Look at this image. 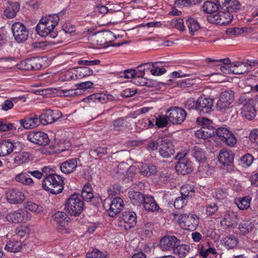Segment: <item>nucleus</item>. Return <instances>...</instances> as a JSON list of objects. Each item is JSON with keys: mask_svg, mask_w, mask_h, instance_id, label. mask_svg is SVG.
I'll list each match as a JSON object with an SVG mask.
<instances>
[{"mask_svg": "<svg viewBox=\"0 0 258 258\" xmlns=\"http://www.w3.org/2000/svg\"><path fill=\"white\" fill-rule=\"evenodd\" d=\"M59 20L58 16L55 14L42 17L36 27L37 33L42 37H56L57 33L54 29Z\"/></svg>", "mask_w": 258, "mask_h": 258, "instance_id": "obj_1", "label": "nucleus"}, {"mask_svg": "<svg viewBox=\"0 0 258 258\" xmlns=\"http://www.w3.org/2000/svg\"><path fill=\"white\" fill-rule=\"evenodd\" d=\"M147 148L148 150L151 151L158 150L160 156L164 158H169L175 153L172 142L166 137L149 142Z\"/></svg>", "mask_w": 258, "mask_h": 258, "instance_id": "obj_2", "label": "nucleus"}, {"mask_svg": "<svg viewBox=\"0 0 258 258\" xmlns=\"http://www.w3.org/2000/svg\"><path fill=\"white\" fill-rule=\"evenodd\" d=\"M63 185L62 178L55 174L46 175L42 182L43 189L54 195L61 193L63 189Z\"/></svg>", "mask_w": 258, "mask_h": 258, "instance_id": "obj_3", "label": "nucleus"}, {"mask_svg": "<svg viewBox=\"0 0 258 258\" xmlns=\"http://www.w3.org/2000/svg\"><path fill=\"white\" fill-rule=\"evenodd\" d=\"M239 103L243 105L240 109V114L245 119L252 120L256 117L257 112L254 106L253 99L248 93L242 94L239 99Z\"/></svg>", "mask_w": 258, "mask_h": 258, "instance_id": "obj_4", "label": "nucleus"}, {"mask_svg": "<svg viewBox=\"0 0 258 258\" xmlns=\"http://www.w3.org/2000/svg\"><path fill=\"white\" fill-rule=\"evenodd\" d=\"M84 202L79 194H73L67 200L65 210L71 216L79 215L83 210Z\"/></svg>", "mask_w": 258, "mask_h": 258, "instance_id": "obj_5", "label": "nucleus"}, {"mask_svg": "<svg viewBox=\"0 0 258 258\" xmlns=\"http://www.w3.org/2000/svg\"><path fill=\"white\" fill-rule=\"evenodd\" d=\"M173 217L177 219L180 226L185 229L194 230L199 225V219L196 215L186 214L179 215L177 213H173Z\"/></svg>", "mask_w": 258, "mask_h": 258, "instance_id": "obj_6", "label": "nucleus"}, {"mask_svg": "<svg viewBox=\"0 0 258 258\" xmlns=\"http://www.w3.org/2000/svg\"><path fill=\"white\" fill-rule=\"evenodd\" d=\"M187 116L186 111L179 107H170L166 112L168 121L173 124H180Z\"/></svg>", "mask_w": 258, "mask_h": 258, "instance_id": "obj_7", "label": "nucleus"}, {"mask_svg": "<svg viewBox=\"0 0 258 258\" xmlns=\"http://www.w3.org/2000/svg\"><path fill=\"white\" fill-rule=\"evenodd\" d=\"M110 200H106L104 207L106 209L108 215L114 217L122 210L124 203L122 199L119 197H116L109 202Z\"/></svg>", "mask_w": 258, "mask_h": 258, "instance_id": "obj_8", "label": "nucleus"}, {"mask_svg": "<svg viewBox=\"0 0 258 258\" xmlns=\"http://www.w3.org/2000/svg\"><path fill=\"white\" fill-rule=\"evenodd\" d=\"M213 100L205 96H200L197 100L196 111L201 115L209 114L212 111Z\"/></svg>", "mask_w": 258, "mask_h": 258, "instance_id": "obj_9", "label": "nucleus"}, {"mask_svg": "<svg viewBox=\"0 0 258 258\" xmlns=\"http://www.w3.org/2000/svg\"><path fill=\"white\" fill-rule=\"evenodd\" d=\"M12 31L15 39L21 43L25 41L28 36V31L21 22H16L12 26Z\"/></svg>", "mask_w": 258, "mask_h": 258, "instance_id": "obj_10", "label": "nucleus"}, {"mask_svg": "<svg viewBox=\"0 0 258 258\" xmlns=\"http://www.w3.org/2000/svg\"><path fill=\"white\" fill-rule=\"evenodd\" d=\"M180 243V240L174 235H167L162 237L159 243L160 249L163 251L173 250L178 244Z\"/></svg>", "mask_w": 258, "mask_h": 258, "instance_id": "obj_11", "label": "nucleus"}, {"mask_svg": "<svg viewBox=\"0 0 258 258\" xmlns=\"http://www.w3.org/2000/svg\"><path fill=\"white\" fill-rule=\"evenodd\" d=\"M258 63L256 61L247 60L245 62H235L231 64V69H232V74L236 75L243 74L248 72L250 67L254 66Z\"/></svg>", "mask_w": 258, "mask_h": 258, "instance_id": "obj_12", "label": "nucleus"}, {"mask_svg": "<svg viewBox=\"0 0 258 258\" xmlns=\"http://www.w3.org/2000/svg\"><path fill=\"white\" fill-rule=\"evenodd\" d=\"M216 135L224 143L228 146L233 147L237 142L234 135L226 127H220L216 130Z\"/></svg>", "mask_w": 258, "mask_h": 258, "instance_id": "obj_13", "label": "nucleus"}, {"mask_svg": "<svg viewBox=\"0 0 258 258\" xmlns=\"http://www.w3.org/2000/svg\"><path fill=\"white\" fill-rule=\"evenodd\" d=\"M27 139L34 144L43 146L48 145L50 141L48 135L42 132H30Z\"/></svg>", "mask_w": 258, "mask_h": 258, "instance_id": "obj_14", "label": "nucleus"}, {"mask_svg": "<svg viewBox=\"0 0 258 258\" xmlns=\"http://www.w3.org/2000/svg\"><path fill=\"white\" fill-rule=\"evenodd\" d=\"M94 37L97 44L99 45H104L112 42L116 38L114 33L109 30L98 32Z\"/></svg>", "mask_w": 258, "mask_h": 258, "instance_id": "obj_15", "label": "nucleus"}, {"mask_svg": "<svg viewBox=\"0 0 258 258\" xmlns=\"http://www.w3.org/2000/svg\"><path fill=\"white\" fill-rule=\"evenodd\" d=\"M20 123L25 129L28 130L36 127L40 123V121L39 116L31 114L29 116L20 120Z\"/></svg>", "mask_w": 258, "mask_h": 258, "instance_id": "obj_16", "label": "nucleus"}, {"mask_svg": "<svg viewBox=\"0 0 258 258\" xmlns=\"http://www.w3.org/2000/svg\"><path fill=\"white\" fill-rule=\"evenodd\" d=\"M121 219L124 223V227L126 229L134 227L137 224V215L134 212H124Z\"/></svg>", "mask_w": 258, "mask_h": 258, "instance_id": "obj_17", "label": "nucleus"}, {"mask_svg": "<svg viewBox=\"0 0 258 258\" xmlns=\"http://www.w3.org/2000/svg\"><path fill=\"white\" fill-rule=\"evenodd\" d=\"M8 201L11 204H17L22 203L25 199L24 194L17 189H12L6 194Z\"/></svg>", "mask_w": 258, "mask_h": 258, "instance_id": "obj_18", "label": "nucleus"}, {"mask_svg": "<svg viewBox=\"0 0 258 258\" xmlns=\"http://www.w3.org/2000/svg\"><path fill=\"white\" fill-rule=\"evenodd\" d=\"M218 159L223 166H230L233 163L234 154L230 150L222 149L220 151Z\"/></svg>", "mask_w": 258, "mask_h": 258, "instance_id": "obj_19", "label": "nucleus"}, {"mask_svg": "<svg viewBox=\"0 0 258 258\" xmlns=\"http://www.w3.org/2000/svg\"><path fill=\"white\" fill-rule=\"evenodd\" d=\"M186 187H182L181 189V196L176 198L174 207L177 209H182L186 205L189 197V191L186 189Z\"/></svg>", "mask_w": 258, "mask_h": 258, "instance_id": "obj_20", "label": "nucleus"}, {"mask_svg": "<svg viewBox=\"0 0 258 258\" xmlns=\"http://www.w3.org/2000/svg\"><path fill=\"white\" fill-rule=\"evenodd\" d=\"M78 160L77 158H73L62 162L60 165V169L65 174L73 172L78 167Z\"/></svg>", "mask_w": 258, "mask_h": 258, "instance_id": "obj_21", "label": "nucleus"}, {"mask_svg": "<svg viewBox=\"0 0 258 258\" xmlns=\"http://www.w3.org/2000/svg\"><path fill=\"white\" fill-rule=\"evenodd\" d=\"M175 169L179 174L185 175L192 171L190 162L187 159L179 160L176 165Z\"/></svg>", "mask_w": 258, "mask_h": 258, "instance_id": "obj_22", "label": "nucleus"}, {"mask_svg": "<svg viewBox=\"0 0 258 258\" xmlns=\"http://www.w3.org/2000/svg\"><path fill=\"white\" fill-rule=\"evenodd\" d=\"M237 216L236 213L228 211L224 215L223 219L221 221V224L222 226L230 227L237 224Z\"/></svg>", "mask_w": 258, "mask_h": 258, "instance_id": "obj_23", "label": "nucleus"}, {"mask_svg": "<svg viewBox=\"0 0 258 258\" xmlns=\"http://www.w3.org/2000/svg\"><path fill=\"white\" fill-rule=\"evenodd\" d=\"M143 204L145 209L148 212H158L160 210V207L154 197L151 196H146Z\"/></svg>", "mask_w": 258, "mask_h": 258, "instance_id": "obj_24", "label": "nucleus"}, {"mask_svg": "<svg viewBox=\"0 0 258 258\" xmlns=\"http://www.w3.org/2000/svg\"><path fill=\"white\" fill-rule=\"evenodd\" d=\"M198 253L202 258H212L216 253V250L215 248L207 244L200 246L198 248Z\"/></svg>", "mask_w": 258, "mask_h": 258, "instance_id": "obj_25", "label": "nucleus"}, {"mask_svg": "<svg viewBox=\"0 0 258 258\" xmlns=\"http://www.w3.org/2000/svg\"><path fill=\"white\" fill-rule=\"evenodd\" d=\"M20 9V5L17 2L9 3L4 11V15L9 19L16 16Z\"/></svg>", "mask_w": 258, "mask_h": 258, "instance_id": "obj_26", "label": "nucleus"}, {"mask_svg": "<svg viewBox=\"0 0 258 258\" xmlns=\"http://www.w3.org/2000/svg\"><path fill=\"white\" fill-rule=\"evenodd\" d=\"M214 133V129L212 126H203L195 132V136L198 138L206 139L213 136Z\"/></svg>", "mask_w": 258, "mask_h": 258, "instance_id": "obj_27", "label": "nucleus"}, {"mask_svg": "<svg viewBox=\"0 0 258 258\" xmlns=\"http://www.w3.org/2000/svg\"><path fill=\"white\" fill-rule=\"evenodd\" d=\"M14 147L13 143L9 140L0 142V156H5L10 154L13 152Z\"/></svg>", "mask_w": 258, "mask_h": 258, "instance_id": "obj_28", "label": "nucleus"}, {"mask_svg": "<svg viewBox=\"0 0 258 258\" xmlns=\"http://www.w3.org/2000/svg\"><path fill=\"white\" fill-rule=\"evenodd\" d=\"M128 196L133 204L137 206L143 204L146 198V196H144L141 192L135 191H130Z\"/></svg>", "mask_w": 258, "mask_h": 258, "instance_id": "obj_29", "label": "nucleus"}, {"mask_svg": "<svg viewBox=\"0 0 258 258\" xmlns=\"http://www.w3.org/2000/svg\"><path fill=\"white\" fill-rule=\"evenodd\" d=\"M76 77L78 79H82L93 75V70L87 67H77L74 70Z\"/></svg>", "mask_w": 258, "mask_h": 258, "instance_id": "obj_30", "label": "nucleus"}, {"mask_svg": "<svg viewBox=\"0 0 258 258\" xmlns=\"http://www.w3.org/2000/svg\"><path fill=\"white\" fill-rule=\"evenodd\" d=\"M28 171L27 172H23L17 175L15 179L16 181L23 184L30 185L33 184V179L30 177Z\"/></svg>", "mask_w": 258, "mask_h": 258, "instance_id": "obj_31", "label": "nucleus"}, {"mask_svg": "<svg viewBox=\"0 0 258 258\" xmlns=\"http://www.w3.org/2000/svg\"><path fill=\"white\" fill-rule=\"evenodd\" d=\"M190 249V246L187 244H178L173 251V253L180 258L185 257Z\"/></svg>", "mask_w": 258, "mask_h": 258, "instance_id": "obj_32", "label": "nucleus"}, {"mask_svg": "<svg viewBox=\"0 0 258 258\" xmlns=\"http://www.w3.org/2000/svg\"><path fill=\"white\" fill-rule=\"evenodd\" d=\"M40 123L42 125H46L54 122L52 119V110L48 109L45 112L39 115Z\"/></svg>", "mask_w": 258, "mask_h": 258, "instance_id": "obj_33", "label": "nucleus"}, {"mask_svg": "<svg viewBox=\"0 0 258 258\" xmlns=\"http://www.w3.org/2000/svg\"><path fill=\"white\" fill-rule=\"evenodd\" d=\"M6 218L8 221L14 223L24 222L25 220L24 214L20 212L10 213L6 216Z\"/></svg>", "mask_w": 258, "mask_h": 258, "instance_id": "obj_34", "label": "nucleus"}, {"mask_svg": "<svg viewBox=\"0 0 258 258\" xmlns=\"http://www.w3.org/2000/svg\"><path fill=\"white\" fill-rule=\"evenodd\" d=\"M22 246V243L20 241H10L7 243L5 248L9 252H17L21 251Z\"/></svg>", "mask_w": 258, "mask_h": 258, "instance_id": "obj_35", "label": "nucleus"}, {"mask_svg": "<svg viewBox=\"0 0 258 258\" xmlns=\"http://www.w3.org/2000/svg\"><path fill=\"white\" fill-rule=\"evenodd\" d=\"M219 8L218 3L212 1H206L202 6L203 11L208 14L216 12L219 10Z\"/></svg>", "mask_w": 258, "mask_h": 258, "instance_id": "obj_36", "label": "nucleus"}, {"mask_svg": "<svg viewBox=\"0 0 258 258\" xmlns=\"http://www.w3.org/2000/svg\"><path fill=\"white\" fill-rule=\"evenodd\" d=\"M157 169L154 165H149L146 164H143L140 168V172L142 175L145 176H149L157 173Z\"/></svg>", "mask_w": 258, "mask_h": 258, "instance_id": "obj_37", "label": "nucleus"}, {"mask_svg": "<svg viewBox=\"0 0 258 258\" xmlns=\"http://www.w3.org/2000/svg\"><path fill=\"white\" fill-rule=\"evenodd\" d=\"M191 154L199 162H204L206 160L204 150L198 146H195L192 148Z\"/></svg>", "mask_w": 258, "mask_h": 258, "instance_id": "obj_38", "label": "nucleus"}, {"mask_svg": "<svg viewBox=\"0 0 258 258\" xmlns=\"http://www.w3.org/2000/svg\"><path fill=\"white\" fill-rule=\"evenodd\" d=\"M30 154L28 152H23L18 154L13 159L14 163L17 165L25 163L29 160Z\"/></svg>", "mask_w": 258, "mask_h": 258, "instance_id": "obj_39", "label": "nucleus"}, {"mask_svg": "<svg viewBox=\"0 0 258 258\" xmlns=\"http://www.w3.org/2000/svg\"><path fill=\"white\" fill-rule=\"evenodd\" d=\"M186 24L191 35H194L195 32L200 28V25L198 21L192 18H188L186 21Z\"/></svg>", "mask_w": 258, "mask_h": 258, "instance_id": "obj_40", "label": "nucleus"}, {"mask_svg": "<svg viewBox=\"0 0 258 258\" xmlns=\"http://www.w3.org/2000/svg\"><path fill=\"white\" fill-rule=\"evenodd\" d=\"M250 201L251 198L249 196H245L236 200L235 203L239 209L244 210L250 207Z\"/></svg>", "mask_w": 258, "mask_h": 258, "instance_id": "obj_41", "label": "nucleus"}, {"mask_svg": "<svg viewBox=\"0 0 258 258\" xmlns=\"http://www.w3.org/2000/svg\"><path fill=\"white\" fill-rule=\"evenodd\" d=\"M233 18V15L227 11L221 12L220 20L219 21V25H226L231 22Z\"/></svg>", "mask_w": 258, "mask_h": 258, "instance_id": "obj_42", "label": "nucleus"}, {"mask_svg": "<svg viewBox=\"0 0 258 258\" xmlns=\"http://www.w3.org/2000/svg\"><path fill=\"white\" fill-rule=\"evenodd\" d=\"M108 150L109 149L106 147L98 146L94 149H91L90 154L92 156L96 155L99 158H102L103 156L108 154Z\"/></svg>", "mask_w": 258, "mask_h": 258, "instance_id": "obj_43", "label": "nucleus"}, {"mask_svg": "<svg viewBox=\"0 0 258 258\" xmlns=\"http://www.w3.org/2000/svg\"><path fill=\"white\" fill-rule=\"evenodd\" d=\"M230 105V103L219 98L216 104V108L218 111L224 113L232 107Z\"/></svg>", "mask_w": 258, "mask_h": 258, "instance_id": "obj_44", "label": "nucleus"}, {"mask_svg": "<svg viewBox=\"0 0 258 258\" xmlns=\"http://www.w3.org/2000/svg\"><path fill=\"white\" fill-rule=\"evenodd\" d=\"M223 243L228 249L234 248L237 244V240L234 236H228L222 240Z\"/></svg>", "mask_w": 258, "mask_h": 258, "instance_id": "obj_45", "label": "nucleus"}, {"mask_svg": "<svg viewBox=\"0 0 258 258\" xmlns=\"http://www.w3.org/2000/svg\"><path fill=\"white\" fill-rule=\"evenodd\" d=\"M81 91L78 89H60L59 90V94L62 96L71 97L79 95Z\"/></svg>", "mask_w": 258, "mask_h": 258, "instance_id": "obj_46", "label": "nucleus"}, {"mask_svg": "<svg viewBox=\"0 0 258 258\" xmlns=\"http://www.w3.org/2000/svg\"><path fill=\"white\" fill-rule=\"evenodd\" d=\"M219 98L231 104L234 100V93L231 90H226L221 93Z\"/></svg>", "mask_w": 258, "mask_h": 258, "instance_id": "obj_47", "label": "nucleus"}, {"mask_svg": "<svg viewBox=\"0 0 258 258\" xmlns=\"http://www.w3.org/2000/svg\"><path fill=\"white\" fill-rule=\"evenodd\" d=\"M253 161L252 156L248 153L245 154L242 156L239 160L240 164L244 167L249 166Z\"/></svg>", "mask_w": 258, "mask_h": 258, "instance_id": "obj_48", "label": "nucleus"}, {"mask_svg": "<svg viewBox=\"0 0 258 258\" xmlns=\"http://www.w3.org/2000/svg\"><path fill=\"white\" fill-rule=\"evenodd\" d=\"M253 226V224L250 221H244L240 224L239 228L241 232L245 234L251 231Z\"/></svg>", "mask_w": 258, "mask_h": 258, "instance_id": "obj_49", "label": "nucleus"}, {"mask_svg": "<svg viewBox=\"0 0 258 258\" xmlns=\"http://www.w3.org/2000/svg\"><path fill=\"white\" fill-rule=\"evenodd\" d=\"M25 208L30 211L35 212L37 214L40 213L43 211V207L42 206H39L32 202H27L25 204Z\"/></svg>", "mask_w": 258, "mask_h": 258, "instance_id": "obj_50", "label": "nucleus"}, {"mask_svg": "<svg viewBox=\"0 0 258 258\" xmlns=\"http://www.w3.org/2000/svg\"><path fill=\"white\" fill-rule=\"evenodd\" d=\"M205 61L208 63H212L213 66H219V63L220 62H222L226 66H230L232 64L229 58L220 59H214L211 58H207L205 59Z\"/></svg>", "mask_w": 258, "mask_h": 258, "instance_id": "obj_51", "label": "nucleus"}, {"mask_svg": "<svg viewBox=\"0 0 258 258\" xmlns=\"http://www.w3.org/2000/svg\"><path fill=\"white\" fill-rule=\"evenodd\" d=\"M240 3L237 0H231L227 5L225 9H223L228 12L231 13L239 9Z\"/></svg>", "mask_w": 258, "mask_h": 258, "instance_id": "obj_52", "label": "nucleus"}, {"mask_svg": "<svg viewBox=\"0 0 258 258\" xmlns=\"http://www.w3.org/2000/svg\"><path fill=\"white\" fill-rule=\"evenodd\" d=\"M159 62H147L139 66L138 67V71L139 72V74L137 76L143 77L145 75V71L146 70V67H149L148 69H151V68L155 67V65Z\"/></svg>", "mask_w": 258, "mask_h": 258, "instance_id": "obj_53", "label": "nucleus"}, {"mask_svg": "<svg viewBox=\"0 0 258 258\" xmlns=\"http://www.w3.org/2000/svg\"><path fill=\"white\" fill-rule=\"evenodd\" d=\"M92 101L99 102L101 103H106L108 99V97L103 94L95 93L91 95Z\"/></svg>", "mask_w": 258, "mask_h": 258, "instance_id": "obj_54", "label": "nucleus"}, {"mask_svg": "<svg viewBox=\"0 0 258 258\" xmlns=\"http://www.w3.org/2000/svg\"><path fill=\"white\" fill-rule=\"evenodd\" d=\"M106 255L97 249H93L86 254L87 258H106Z\"/></svg>", "mask_w": 258, "mask_h": 258, "instance_id": "obj_55", "label": "nucleus"}, {"mask_svg": "<svg viewBox=\"0 0 258 258\" xmlns=\"http://www.w3.org/2000/svg\"><path fill=\"white\" fill-rule=\"evenodd\" d=\"M38 60L39 59L35 58L28 60L26 63L27 65L30 66V67H28L27 69L31 70H39L41 67V66L39 63H38Z\"/></svg>", "mask_w": 258, "mask_h": 258, "instance_id": "obj_56", "label": "nucleus"}, {"mask_svg": "<svg viewBox=\"0 0 258 258\" xmlns=\"http://www.w3.org/2000/svg\"><path fill=\"white\" fill-rule=\"evenodd\" d=\"M167 118L166 115L165 116L163 115H159L156 119V125L158 127L160 128L166 126L169 121Z\"/></svg>", "mask_w": 258, "mask_h": 258, "instance_id": "obj_57", "label": "nucleus"}, {"mask_svg": "<svg viewBox=\"0 0 258 258\" xmlns=\"http://www.w3.org/2000/svg\"><path fill=\"white\" fill-rule=\"evenodd\" d=\"M57 224V229L59 232L62 233H66L69 232L68 226L69 222L68 220H64L58 222Z\"/></svg>", "mask_w": 258, "mask_h": 258, "instance_id": "obj_58", "label": "nucleus"}, {"mask_svg": "<svg viewBox=\"0 0 258 258\" xmlns=\"http://www.w3.org/2000/svg\"><path fill=\"white\" fill-rule=\"evenodd\" d=\"M138 72L133 69L126 70L123 73H121L120 77H123L125 79H130L132 78H136Z\"/></svg>", "mask_w": 258, "mask_h": 258, "instance_id": "obj_59", "label": "nucleus"}, {"mask_svg": "<svg viewBox=\"0 0 258 258\" xmlns=\"http://www.w3.org/2000/svg\"><path fill=\"white\" fill-rule=\"evenodd\" d=\"M172 25L181 31L185 30L183 21L181 19L176 18L173 20L172 21Z\"/></svg>", "mask_w": 258, "mask_h": 258, "instance_id": "obj_60", "label": "nucleus"}, {"mask_svg": "<svg viewBox=\"0 0 258 258\" xmlns=\"http://www.w3.org/2000/svg\"><path fill=\"white\" fill-rule=\"evenodd\" d=\"M218 210V206L215 203H211L206 206V214L210 216L214 214Z\"/></svg>", "mask_w": 258, "mask_h": 258, "instance_id": "obj_61", "label": "nucleus"}, {"mask_svg": "<svg viewBox=\"0 0 258 258\" xmlns=\"http://www.w3.org/2000/svg\"><path fill=\"white\" fill-rule=\"evenodd\" d=\"M52 218L56 223L64 221L67 218V214L63 212L58 211L52 216Z\"/></svg>", "mask_w": 258, "mask_h": 258, "instance_id": "obj_62", "label": "nucleus"}, {"mask_svg": "<svg viewBox=\"0 0 258 258\" xmlns=\"http://www.w3.org/2000/svg\"><path fill=\"white\" fill-rule=\"evenodd\" d=\"M184 106L189 110L192 109L196 110L197 101L193 98H189L185 101Z\"/></svg>", "mask_w": 258, "mask_h": 258, "instance_id": "obj_63", "label": "nucleus"}, {"mask_svg": "<svg viewBox=\"0 0 258 258\" xmlns=\"http://www.w3.org/2000/svg\"><path fill=\"white\" fill-rule=\"evenodd\" d=\"M113 125L116 130H120L125 127L126 124L123 118H119L114 121Z\"/></svg>", "mask_w": 258, "mask_h": 258, "instance_id": "obj_64", "label": "nucleus"}]
</instances>
